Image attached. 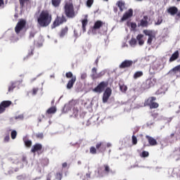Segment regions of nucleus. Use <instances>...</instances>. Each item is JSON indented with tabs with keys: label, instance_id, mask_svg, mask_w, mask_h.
<instances>
[{
	"label": "nucleus",
	"instance_id": "1",
	"mask_svg": "<svg viewBox=\"0 0 180 180\" xmlns=\"http://www.w3.org/2000/svg\"><path fill=\"white\" fill-rule=\"evenodd\" d=\"M51 20H53V15L49 10H43L37 18L38 24L41 27H47L51 23Z\"/></svg>",
	"mask_w": 180,
	"mask_h": 180
},
{
	"label": "nucleus",
	"instance_id": "2",
	"mask_svg": "<svg viewBox=\"0 0 180 180\" xmlns=\"http://www.w3.org/2000/svg\"><path fill=\"white\" fill-rule=\"evenodd\" d=\"M106 147L109 148V147H112V144H110V143L105 144L102 141L97 142L96 144V148L95 146L90 147V154H93V155H95V154H97L98 153H105L106 151Z\"/></svg>",
	"mask_w": 180,
	"mask_h": 180
},
{
	"label": "nucleus",
	"instance_id": "3",
	"mask_svg": "<svg viewBox=\"0 0 180 180\" xmlns=\"http://www.w3.org/2000/svg\"><path fill=\"white\" fill-rule=\"evenodd\" d=\"M64 12L65 16L69 19H74L77 16L75 9L74 8V4L71 0L65 1Z\"/></svg>",
	"mask_w": 180,
	"mask_h": 180
},
{
	"label": "nucleus",
	"instance_id": "4",
	"mask_svg": "<svg viewBox=\"0 0 180 180\" xmlns=\"http://www.w3.org/2000/svg\"><path fill=\"white\" fill-rule=\"evenodd\" d=\"M155 101H157V97L150 96L144 101V106H149L150 109H157L160 104Z\"/></svg>",
	"mask_w": 180,
	"mask_h": 180
},
{
	"label": "nucleus",
	"instance_id": "5",
	"mask_svg": "<svg viewBox=\"0 0 180 180\" xmlns=\"http://www.w3.org/2000/svg\"><path fill=\"white\" fill-rule=\"evenodd\" d=\"M65 22H67L65 15H62L61 17L57 16L51 25V29H56V27H58L60 25H63V23H65Z\"/></svg>",
	"mask_w": 180,
	"mask_h": 180
},
{
	"label": "nucleus",
	"instance_id": "6",
	"mask_svg": "<svg viewBox=\"0 0 180 180\" xmlns=\"http://www.w3.org/2000/svg\"><path fill=\"white\" fill-rule=\"evenodd\" d=\"M108 85L109 83L108 82H101L93 91L97 94H102L105 91V88H107Z\"/></svg>",
	"mask_w": 180,
	"mask_h": 180
},
{
	"label": "nucleus",
	"instance_id": "7",
	"mask_svg": "<svg viewBox=\"0 0 180 180\" xmlns=\"http://www.w3.org/2000/svg\"><path fill=\"white\" fill-rule=\"evenodd\" d=\"M167 75H169L170 77H176V78H179L180 77V65L175 66L172 70H170Z\"/></svg>",
	"mask_w": 180,
	"mask_h": 180
},
{
	"label": "nucleus",
	"instance_id": "8",
	"mask_svg": "<svg viewBox=\"0 0 180 180\" xmlns=\"http://www.w3.org/2000/svg\"><path fill=\"white\" fill-rule=\"evenodd\" d=\"M12 105V101H4L0 103V115L4 113L6 110V108H9Z\"/></svg>",
	"mask_w": 180,
	"mask_h": 180
},
{
	"label": "nucleus",
	"instance_id": "9",
	"mask_svg": "<svg viewBox=\"0 0 180 180\" xmlns=\"http://www.w3.org/2000/svg\"><path fill=\"white\" fill-rule=\"evenodd\" d=\"M111 95H112V89H110V87H107L103 95V103H106V102L109 101V98H110Z\"/></svg>",
	"mask_w": 180,
	"mask_h": 180
},
{
	"label": "nucleus",
	"instance_id": "10",
	"mask_svg": "<svg viewBox=\"0 0 180 180\" xmlns=\"http://www.w3.org/2000/svg\"><path fill=\"white\" fill-rule=\"evenodd\" d=\"M77 105V101L75 100L70 101L68 103L65 104L63 107V112L67 113V112H70L71 109H72L73 106Z\"/></svg>",
	"mask_w": 180,
	"mask_h": 180
},
{
	"label": "nucleus",
	"instance_id": "11",
	"mask_svg": "<svg viewBox=\"0 0 180 180\" xmlns=\"http://www.w3.org/2000/svg\"><path fill=\"white\" fill-rule=\"evenodd\" d=\"M133 64H134V62H133V60H125L119 65V68H120L121 70H123L124 68H130V67H131Z\"/></svg>",
	"mask_w": 180,
	"mask_h": 180
},
{
	"label": "nucleus",
	"instance_id": "12",
	"mask_svg": "<svg viewBox=\"0 0 180 180\" xmlns=\"http://www.w3.org/2000/svg\"><path fill=\"white\" fill-rule=\"evenodd\" d=\"M144 33L146 36H148V39L147 41L148 44H149V46H151V44L153 43V40L155 39V34H154L153 31H147V30L144 31Z\"/></svg>",
	"mask_w": 180,
	"mask_h": 180
},
{
	"label": "nucleus",
	"instance_id": "13",
	"mask_svg": "<svg viewBox=\"0 0 180 180\" xmlns=\"http://www.w3.org/2000/svg\"><path fill=\"white\" fill-rule=\"evenodd\" d=\"M133 16V9L129 8L127 12H125L121 18V22H124V20H127V19H130Z\"/></svg>",
	"mask_w": 180,
	"mask_h": 180
},
{
	"label": "nucleus",
	"instance_id": "14",
	"mask_svg": "<svg viewBox=\"0 0 180 180\" xmlns=\"http://www.w3.org/2000/svg\"><path fill=\"white\" fill-rule=\"evenodd\" d=\"M139 27H148V16L145 15L143 18L140 20V22L138 23Z\"/></svg>",
	"mask_w": 180,
	"mask_h": 180
},
{
	"label": "nucleus",
	"instance_id": "15",
	"mask_svg": "<svg viewBox=\"0 0 180 180\" xmlns=\"http://www.w3.org/2000/svg\"><path fill=\"white\" fill-rule=\"evenodd\" d=\"M106 23L103 22L102 20H97L95 22L94 26H93V30H99L101 27H103Z\"/></svg>",
	"mask_w": 180,
	"mask_h": 180
},
{
	"label": "nucleus",
	"instance_id": "16",
	"mask_svg": "<svg viewBox=\"0 0 180 180\" xmlns=\"http://www.w3.org/2000/svg\"><path fill=\"white\" fill-rule=\"evenodd\" d=\"M43 148V145L41 143H35L31 148V153H37V151H41Z\"/></svg>",
	"mask_w": 180,
	"mask_h": 180
},
{
	"label": "nucleus",
	"instance_id": "17",
	"mask_svg": "<svg viewBox=\"0 0 180 180\" xmlns=\"http://www.w3.org/2000/svg\"><path fill=\"white\" fill-rule=\"evenodd\" d=\"M23 29V19H21L20 22H18L15 27V32L17 34L20 33V30Z\"/></svg>",
	"mask_w": 180,
	"mask_h": 180
},
{
	"label": "nucleus",
	"instance_id": "18",
	"mask_svg": "<svg viewBox=\"0 0 180 180\" xmlns=\"http://www.w3.org/2000/svg\"><path fill=\"white\" fill-rule=\"evenodd\" d=\"M77 81V76H75L72 79H70L66 85L67 89H71L74 86V84H75V82Z\"/></svg>",
	"mask_w": 180,
	"mask_h": 180
},
{
	"label": "nucleus",
	"instance_id": "19",
	"mask_svg": "<svg viewBox=\"0 0 180 180\" xmlns=\"http://www.w3.org/2000/svg\"><path fill=\"white\" fill-rule=\"evenodd\" d=\"M146 139H147L150 146H157L158 144V143H157V140H155V139H154L148 135L146 136Z\"/></svg>",
	"mask_w": 180,
	"mask_h": 180
},
{
	"label": "nucleus",
	"instance_id": "20",
	"mask_svg": "<svg viewBox=\"0 0 180 180\" xmlns=\"http://www.w3.org/2000/svg\"><path fill=\"white\" fill-rule=\"evenodd\" d=\"M167 12L171 15L172 16H174V15H176L178 13V8L176 6H172L169 7L167 9Z\"/></svg>",
	"mask_w": 180,
	"mask_h": 180
},
{
	"label": "nucleus",
	"instance_id": "21",
	"mask_svg": "<svg viewBox=\"0 0 180 180\" xmlns=\"http://www.w3.org/2000/svg\"><path fill=\"white\" fill-rule=\"evenodd\" d=\"M178 58H179V51H176L172 53V56L169 59V63H172L173 61H175V60H178Z\"/></svg>",
	"mask_w": 180,
	"mask_h": 180
},
{
	"label": "nucleus",
	"instance_id": "22",
	"mask_svg": "<svg viewBox=\"0 0 180 180\" xmlns=\"http://www.w3.org/2000/svg\"><path fill=\"white\" fill-rule=\"evenodd\" d=\"M103 172L104 174H106V175L110 174V172H113L112 169H110V167L109 166V165H106V164L103 165Z\"/></svg>",
	"mask_w": 180,
	"mask_h": 180
},
{
	"label": "nucleus",
	"instance_id": "23",
	"mask_svg": "<svg viewBox=\"0 0 180 180\" xmlns=\"http://www.w3.org/2000/svg\"><path fill=\"white\" fill-rule=\"evenodd\" d=\"M156 79H148L146 80V85H148L147 88H151V86H154L155 84Z\"/></svg>",
	"mask_w": 180,
	"mask_h": 180
},
{
	"label": "nucleus",
	"instance_id": "24",
	"mask_svg": "<svg viewBox=\"0 0 180 180\" xmlns=\"http://www.w3.org/2000/svg\"><path fill=\"white\" fill-rule=\"evenodd\" d=\"M68 34V27L65 26V27L61 29L59 33V36L60 37H64V36H65Z\"/></svg>",
	"mask_w": 180,
	"mask_h": 180
},
{
	"label": "nucleus",
	"instance_id": "25",
	"mask_svg": "<svg viewBox=\"0 0 180 180\" xmlns=\"http://www.w3.org/2000/svg\"><path fill=\"white\" fill-rule=\"evenodd\" d=\"M56 112H57V108L55 106H52L46 110V115H54Z\"/></svg>",
	"mask_w": 180,
	"mask_h": 180
},
{
	"label": "nucleus",
	"instance_id": "26",
	"mask_svg": "<svg viewBox=\"0 0 180 180\" xmlns=\"http://www.w3.org/2000/svg\"><path fill=\"white\" fill-rule=\"evenodd\" d=\"M116 5L120 8V11L123 12L124 11V1H118L116 4Z\"/></svg>",
	"mask_w": 180,
	"mask_h": 180
},
{
	"label": "nucleus",
	"instance_id": "27",
	"mask_svg": "<svg viewBox=\"0 0 180 180\" xmlns=\"http://www.w3.org/2000/svg\"><path fill=\"white\" fill-rule=\"evenodd\" d=\"M143 37L144 35L141 34L137 35L136 40H138L139 46H143V44H144V40H143Z\"/></svg>",
	"mask_w": 180,
	"mask_h": 180
},
{
	"label": "nucleus",
	"instance_id": "28",
	"mask_svg": "<svg viewBox=\"0 0 180 180\" xmlns=\"http://www.w3.org/2000/svg\"><path fill=\"white\" fill-rule=\"evenodd\" d=\"M97 75H98V69H96V68H93L91 69V75L92 79H96Z\"/></svg>",
	"mask_w": 180,
	"mask_h": 180
},
{
	"label": "nucleus",
	"instance_id": "29",
	"mask_svg": "<svg viewBox=\"0 0 180 180\" xmlns=\"http://www.w3.org/2000/svg\"><path fill=\"white\" fill-rule=\"evenodd\" d=\"M82 30L83 32L85 33L86 32V25H88V20L87 19H84L82 21Z\"/></svg>",
	"mask_w": 180,
	"mask_h": 180
},
{
	"label": "nucleus",
	"instance_id": "30",
	"mask_svg": "<svg viewBox=\"0 0 180 180\" xmlns=\"http://www.w3.org/2000/svg\"><path fill=\"white\" fill-rule=\"evenodd\" d=\"M51 4L54 6V8H58L61 4V0H51Z\"/></svg>",
	"mask_w": 180,
	"mask_h": 180
},
{
	"label": "nucleus",
	"instance_id": "31",
	"mask_svg": "<svg viewBox=\"0 0 180 180\" xmlns=\"http://www.w3.org/2000/svg\"><path fill=\"white\" fill-rule=\"evenodd\" d=\"M143 73L141 71L136 72L134 75V79H137V78H140L141 77H143Z\"/></svg>",
	"mask_w": 180,
	"mask_h": 180
},
{
	"label": "nucleus",
	"instance_id": "32",
	"mask_svg": "<svg viewBox=\"0 0 180 180\" xmlns=\"http://www.w3.org/2000/svg\"><path fill=\"white\" fill-rule=\"evenodd\" d=\"M127 26H131V28L133 30H136V27H137V24H136V22H127Z\"/></svg>",
	"mask_w": 180,
	"mask_h": 180
},
{
	"label": "nucleus",
	"instance_id": "33",
	"mask_svg": "<svg viewBox=\"0 0 180 180\" xmlns=\"http://www.w3.org/2000/svg\"><path fill=\"white\" fill-rule=\"evenodd\" d=\"M15 88H16V84H15V83H11L8 86V92H12V91H13V89H15Z\"/></svg>",
	"mask_w": 180,
	"mask_h": 180
},
{
	"label": "nucleus",
	"instance_id": "34",
	"mask_svg": "<svg viewBox=\"0 0 180 180\" xmlns=\"http://www.w3.org/2000/svg\"><path fill=\"white\" fill-rule=\"evenodd\" d=\"M56 179L57 180H61L63 179V172H57L56 174Z\"/></svg>",
	"mask_w": 180,
	"mask_h": 180
},
{
	"label": "nucleus",
	"instance_id": "35",
	"mask_svg": "<svg viewBox=\"0 0 180 180\" xmlns=\"http://www.w3.org/2000/svg\"><path fill=\"white\" fill-rule=\"evenodd\" d=\"M129 44H130V46H136V44H137V39H136V38H132V39L129 41Z\"/></svg>",
	"mask_w": 180,
	"mask_h": 180
},
{
	"label": "nucleus",
	"instance_id": "36",
	"mask_svg": "<svg viewBox=\"0 0 180 180\" xmlns=\"http://www.w3.org/2000/svg\"><path fill=\"white\" fill-rule=\"evenodd\" d=\"M11 139L13 140H15L16 139V136H18V132L15 130H13L11 133Z\"/></svg>",
	"mask_w": 180,
	"mask_h": 180
},
{
	"label": "nucleus",
	"instance_id": "37",
	"mask_svg": "<svg viewBox=\"0 0 180 180\" xmlns=\"http://www.w3.org/2000/svg\"><path fill=\"white\" fill-rule=\"evenodd\" d=\"M65 77L66 78H71V79H72V78L76 76H74V75L71 72H68L65 73Z\"/></svg>",
	"mask_w": 180,
	"mask_h": 180
},
{
	"label": "nucleus",
	"instance_id": "38",
	"mask_svg": "<svg viewBox=\"0 0 180 180\" xmlns=\"http://www.w3.org/2000/svg\"><path fill=\"white\" fill-rule=\"evenodd\" d=\"M162 17H158V20L157 22L155 23V25H156L157 26L161 25V23H162Z\"/></svg>",
	"mask_w": 180,
	"mask_h": 180
},
{
	"label": "nucleus",
	"instance_id": "39",
	"mask_svg": "<svg viewBox=\"0 0 180 180\" xmlns=\"http://www.w3.org/2000/svg\"><path fill=\"white\" fill-rule=\"evenodd\" d=\"M37 34V31H31L30 32V39H33V37H34V36H36V34Z\"/></svg>",
	"mask_w": 180,
	"mask_h": 180
},
{
	"label": "nucleus",
	"instance_id": "40",
	"mask_svg": "<svg viewBox=\"0 0 180 180\" xmlns=\"http://www.w3.org/2000/svg\"><path fill=\"white\" fill-rule=\"evenodd\" d=\"M25 146L30 148V147H32V141H25Z\"/></svg>",
	"mask_w": 180,
	"mask_h": 180
},
{
	"label": "nucleus",
	"instance_id": "41",
	"mask_svg": "<svg viewBox=\"0 0 180 180\" xmlns=\"http://www.w3.org/2000/svg\"><path fill=\"white\" fill-rule=\"evenodd\" d=\"M92 5H94V0H87L86 6L88 8H91V6H92Z\"/></svg>",
	"mask_w": 180,
	"mask_h": 180
},
{
	"label": "nucleus",
	"instance_id": "42",
	"mask_svg": "<svg viewBox=\"0 0 180 180\" xmlns=\"http://www.w3.org/2000/svg\"><path fill=\"white\" fill-rule=\"evenodd\" d=\"M120 89L122 92H126V91H127V86L125 85H121L120 86Z\"/></svg>",
	"mask_w": 180,
	"mask_h": 180
},
{
	"label": "nucleus",
	"instance_id": "43",
	"mask_svg": "<svg viewBox=\"0 0 180 180\" xmlns=\"http://www.w3.org/2000/svg\"><path fill=\"white\" fill-rule=\"evenodd\" d=\"M103 75H105V71H101L99 73H97L96 79H98V78L103 77Z\"/></svg>",
	"mask_w": 180,
	"mask_h": 180
},
{
	"label": "nucleus",
	"instance_id": "44",
	"mask_svg": "<svg viewBox=\"0 0 180 180\" xmlns=\"http://www.w3.org/2000/svg\"><path fill=\"white\" fill-rule=\"evenodd\" d=\"M148 155H150V153H148V152L143 150L141 153V157H143V158H146V157H148Z\"/></svg>",
	"mask_w": 180,
	"mask_h": 180
},
{
	"label": "nucleus",
	"instance_id": "45",
	"mask_svg": "<svg viewBox=\"0 0 180 180\" xmlns=\"http://www.w3.org/2000/svg\"><path fill=\"white\" fill-rule=\"evenodd\" d=\"M23 4H26L27 6H30L32 5V0H23Z\"/></svg>",
	"mask_w": 180,
	"mask_h": 180
},
{
	"label": "nucleus",
	"instance_id": "46",
	"mask_svg": "<svg viewBox=\"0 0 180 180\" xmlns=\"http://www.w3.org/2000/svg\"><path fill=\"white\" fill-rule=\"evenodd\" d=\"M132 144H134V146L137 144V137H136L134 135L132 136Z\"/></svg>",
	"mask_w": 180,
	"mask_h": 180
},
{
	"label": "nucleus",
	"instance_id": "47",
	"mask_svg": "<svg viewBox=\"0 0 180 180\" xmlns=\"http://www.w3.org/2000/svg\"><path fill=\"white\" fill-rule=\"evenodd\" d=\"M18 171H19V169H11L10 170H8V174L9 175H11V174H13V172H18Z\"/></svg>",
	"mask_w": 180,
	"mask_h": 180
},
{
	"label": "nucleus",
	"instance_id": "48",
	"mask_svg": "<svg viewBox=\"0 0 180 180\" xmlns=\"http://www.w3.org/2000/svg\"><path fill=\"white\" fill-rule=\"evenodd\" d=\"M35 136H36L37 139H43V137L44 136L43 133L36 134Z\"/></svg>",
	"mask_w": 180,
	"mask_h": 180
},
{
	"label": "nucleus",
	"instance_id": "49",
	"mask_svg": "<svg viewBox=\"0 0 180 180\" xmlns=\"http://www.w3.org/2000/svg\"><path fill=\"white\" fill-rule=\"evenodd\" d=\"M37 92H39V88L32 89V95H37Z\"/></svg>",
	"mask_w": 180,
	"mask_h": 180
},
{
	"label": "nucleus",
	"instance_id": "50",
	"mask_svg": "<svg viewBox=\"0 0 180 180\" xmlns=\"http://www.w3.org/2000/svg\"><path fill=\"white\" fill-rule=\"evenodd\" d=\"M10 140H11V137L9 136V134H8L7 136H6L4 137V142L5 143H8Z\"/></svg>",
	"mask_w": 180,
	"mask_h": 180
},
{
	"label": "nucleus",
	"instance_id": "51",
	"mask_svg": "<svg viewBox=\"0 0 180 180\" xmlns=\"http://www.w3.org/2000/svg\"><path fill=\"white\" fill-rule=\"evenodd\" d=\"M51 178H53V174H48V175L46 176V180H51Z\"/></svg>",
	"mask_w": 180,
	"mask_h": 180
},
{
	"label": "nucleus",
	"instance_id": "52",
	"mask_svg": "<svg viewBox=\"0 0 180 180\" xmlns=\"http://www.w3.org/2000/svg\"><path fill=\"white\" fill-rule=\"evenodd\" d=\"M73 113L75 115V116H77L78 115V108H73Z\"/></svg>",
	"mask_w": 180,
	"mask_h": 180
},
{
	"label": "nucleus",
	"instance_id": "53",
	"mask_svg": "<svg viewBox=\"0 0 180 180\" xmlns=\"http://www.w3.org/2000/svg\"><path fill=\"white\" fill-rule=\"evenodd\" d=\"M99 58H101V57H98L94 62V64L96 65V67H98V64L99 63Z\"/></svg>",
	"mask_w": 180,
	"mask_h": 180
},
{
	"label": "nucleus",
	"instance_id": "54",
	"mask_svg": "<svg viewBox=\"0 0 180 180\" xmlns=\"http://www.w3.org/2000/svg\"><path fill=\"white\" fill-rule=\"evenodd\" d=\"M86 78V73H83L81 75V79H85Z\"/></svg>",
	"mask_w": 180,
	"mask_h": 180
},
{
	"label": "nucleus",
	"instance_id": "55",
	"mask_svg": "<svg viewBox=\"0 0 180 180\" xmlns=\"http://www.w3.org/2000/svg\"><path fill=\"white\" fill-rule=\"evenodd\" d=\"M63 168H67L68 167V164L67 162H64L62 165Z\"/></svg>",
	"mask_w": 180,
	"mask_h": 180
},
{
	"label": "nucleus",
	"instance_id": "56",
	"mask_svg": "<svg viewBox=\"0 0 180 180\" xmlns=\"http://www.w3.org/2000/svg\"><path fill=\"white\" fill-rule=\"evenodd\" d=\"M17 179L18 180H22L23 179V176L22 175L18 176Z\"/></svg>",
	"mask_w": 180,
	"mask_h": 180
},
{
	"label": "nucleus",
	"instance_id": "57",
	"mask_svg": "<svg viewBox=\"0 0 180 180\" xmlns=\"http://www.w3.org/2000/svg\"><path fill=\"white\" fill-rule=\"evenodd\" d=\"M86 179H89V178H91V173L86 174Z\"/></svg>",
	"mask_w": 180,
	"mask_h": 180
},
{
	"label": "nucleus",
	"instance_id": "58",
	"mask_svg": "<svg viewBox=\"0 0 180 180\" xmlns=\"http://www.w3.org/2000/svg\"><path fill=\"white\" fill-rule=\"evenodd\" d=\"M4 5H5L4 0H0V6H4Z\"/></svg>",
	"mask_w": 180,
	"mask_h": 180
},
{
	"label": "nucleus",
	"instance_id": "59",
	"mask_svg": "<svg viewBox=\"0 0 180 180\" xmlns=\"http://www.w3.org/2000/svg\"><path fill=\"white\" fill-rule=\"evenodd\" d=\"M117 11H118L117 7L113 8V11L115 12V13H117Z\"/></svg>",
	"mask_w": 180,
	"mask_h": 180
},
{
	"label": "nucleus",
	"instance_id": "60",
	"mask_svg": "<svg viewBox=\"0 0 180 180\" xmlns=\"http://www.w3.org/2000/svg\"><path fill=\"white\" fill-rule=\"evenodd\" d=\"M176 18L180 19V11H177V13H176Z\"/></svg>",
	"mask_w": 180,
	"mask_h": 180
},
{
	"label": "nucleus",
	"instance_id": "61",
	"mask_svg": "<svg viewBox=\"0 0 180 180\" xmlns=\"http://www.w3.org/2000/svg\"><path fill=\"white\" fill-rule=\"evenodd\" d=\"M26 27V20H23V28Z\"/></svg>",
	"mask_w": 180,
	"mask_h": 180
},
{
	"label": "nucleus",
	"instance_id": "62",
	"mask_svg": "<svg viewBox=\"0 0 180 180\" xmlns=\"http://www.w3.org/2000/svg\"><path fill=\"white\" fill-rule=\"evenodd\" d=\"M20 1V4L22 6H23V0H19Z\"/></svg>",
	"mask_w": 180,
	"mask_h": 180
},
{
	"label": "nucleus",
	"instance_id": "63",
	"mask_svg": "<svg viewBox=\"0 0 180 180\" xmlns=\"http://www.w3.org/2000/svg\"><path fill=\"white\" fill-rule=\"evenodd\" d=\"M30 56H33V49L31 50Z\"/></svg>",
	"mask_w": 180,
	"mask_h": 180
},
{
	"label": "nucleus",
	"instance_id": "64",
	"mask_svg": "<svg viewBox=\"0 0 180 180\" xmlns=\"http://www.w3.org/2000/svg\"><path fill=\"white\" fill-rule=\"evenodd\" d=\"M15 18H18V13L15 14Z\"/></svg>",
	"mask_w": 180,
	"mask_h": 180
}]
</instances>
